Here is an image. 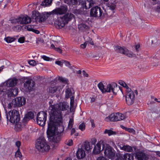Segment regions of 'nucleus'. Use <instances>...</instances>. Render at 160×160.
Here are the masks:
<instances>
[{"mask_svg":"<svg viewBox=\"0 0 160 160\" xmlns=\"http://www.w3.org/2000/svg\"><path fill=\"white\" fill-rule=\"evenodd\" d=\"M19 19V24H27L31 21V19L29 17L24 16H21L18 17Z\"/></svg>","mask_w":160,"mask_h":160,"instance_id":"obj_19","label":"nucleus"},{"mask_svg":"<svg viewBox=\"0 0 160 160\" xmlns=\"http://www.w3.org/2000/svg\"><path fill=\"white\" fill-rule=\"evenodd\" d=\"M34 117V115L33 112H28L24 117L23 121V122H26L31 119L33 118Z\"/></svg>","mask_w":160,"mask_h":160,"instance_id":"obj_22","label":"nucleus"},{"mask_svg":"<svg viewBox=\"0 0 160 160\" xmlns=\"http://www.w3.org/2000/svg\"><path fill=\"white\" fill-rule=\"evenodd\" d=\"M36 148L39 152H48L50 148L45 140L42 137L40 138L37 140Z\"/></svg>","mask_w":160,"mask_h":160,"instance_id":"obj_4","label":"nucleus"},{"mask_svg":"<svg viewBox=\"0 0 160 160\" xmlns=\"http://www.w3.org/2000/svg\"><path fill=\"white\" fill-rule=\"evenodd\" d=\"M134 47L136 51L138 52L139 49L140 48V45L139 44L135 45Z\"/></svg>","mask_w":160,"mask_h":160,"instance_id":"obj_55","label":"nucleus"},{"mask_svg":"<svg viewBox=\"0 0 160 160\" xmlns=\"http://www.w3.org/2000/svg\"><path fill=\"white\" fill-rule=\"evenodd\" d=\"M65 2L68 4L75 5L77 4L78 2H81V0H65Z\"/></svg>","mask_w":160,"mask_h":160,"instance_id":"obj_32","label":"nucleus"},{"mask_svg":"<svg viewBox=\"0 0 160 160\" xmlns=\"http://www.w3.org/2000/svg\"><path fill=\"white\" fill-rule=\"evenodd\" d=\"M14 102V108L20 107L25 104L26 99L23 97H19L15 99Z\"/></svg>","mask_w":160,"mask_h":160,"instance_id":"obj_15","label":"nucleus"},{"mask_svg":"<svg viewBox=\"0 0 160 160\" xmlns=\"http://www.w3.org/2000/svg\"><path fill=\"white\" fill-rule=\"evenodd\" d=\"M52 0H44L42 2L41 5L43 7H47L51 5Z\"/></svg>","mask_w":160,"mask_h":160,"instance_id":"obj_31","label":"nucleus"},{"mask_svg":"<svg viewBox=\"0 0 160 160\" xmlns=\"http://www.w3.org/2000/svg\"><path fill=\"white\" fill-rule=\"evenodd\" d=\"M18 82V80L16 78H10L5 82V85L7 87H12L16 85Z\"/></svg>","mask_w":160,"mask_h":160,"instance_id":"obj_20","label":"nucleus"},{"mask_svg":"<svg viewBox=\"0 0 160 160\" xmlns=\"http://www.w3.org/2000/svg\"><path fill=\"white\" fill-rule=\"evenodd\" d=\"M58 88V87L57 86L51 87L48 88V91L50 93H53L56 92Z\"/></svg>","mask_w":160,"mask_h":160,"instance_id":"obj_35","label":"nucleus"},{"mask_svg":"<svg viewBox=\"0 0 160 160\" xmlns=\"http://www.w3.org/2000/svg\"><path fill=\"white\" fill-rule=\"evenodd\" d=\"M124 160H133V157L130 154L126 153L123 156Z\"/></svg>","mask_w":160,"mask_h":160,"instance_id":"obj_33","label":"nucleus"},{"mask_svg":"<svg viewBox=\"0 0 160 160\" xmlns=\"http://www.w3.org/2000/svg\"><path fill=\"white\" fill-rule=\"evenodd\" d=\"M48 136L50 138L52 137V141L54 143H58L61 140V138L59 135L58 134L56 135L55 133L52 136H50L48 135Z\"/></svg>","mask_w":160,"mask_h":160,"instance_id":"obj_25","label":"nucleus"},{"mask_svg":"<svg viewBox=\"0 0 160 160\" xmlns=\"http://www.w3.org/2000/svg\"><path fill=\"white\" fill-rule=\"evenodd\" d=\"M82 73L84 77H88V74L86 73L85 71L83 70L82 72Z\"/></svg>","mask_w":160,"mask_h":160,"instance_id":"obj_62","label":"nucleus"},{"mask_svg":"<svg viewBox=\"0 0 160 160\" xmlns=\"http://www.w3.org/2000/svg\"><path fill=\"white\" fill-rule=\"evenodd\" d=\"M83 6L86 9H89L91 7L88 0L83 4Z\"/></svg>","mask_w":160,"mask_h":160,"instance_id":"obj_40","label":"nucleus"},{"mask_svg":"<svg viewBox=\"0 0 160 160\" xmlns=\"http://www.w3.org/2000/svg\"><path fill=\"white\" fill-rule=\"evenodd\" d=\"M77 157L79 159L84 158L85 156V153L83 149L82 148L78 149L77 152Z\"/></svg>","mask_w":160,"mask_h":160,"instance_id":"obj_21","label":"nucleus"},{"mask_svg":"<svg viewBox=\"0 0 160 160\" xmlns=\"http://www.w3.org/2000/svg\"><path fill=\"white\" fill-rule=\"evenodd\" d=\"M4 40L8 43H11L13 42L15 39L13 38H11L9 37H8L4 38Z\"/></svg>","mask_w":160,"mask_h":160,"instance_id":"obj_38","label":"nucleus"},{"mask_svg":"<svg viewBox=\"0 0 160 160\" xmlns=\"http://www.w3.org/2000/svg\"><path fill=\"white\" fill-rule=\"evenodd\" d=\"M73 93V89L72 88H67L65 90V98H68L71 96H72Z\"/></svg>","mask_w":160,"mask_h":160,"instance_id":"obj_23","label":"nucleus"},{"mask_svg":"<svg viewBox=\"0 0 160 160\" xmlns=\"http://www.w3.org/2000/svg\"><path fill=\"white\" fill-rule=\"evenodd\" d=\"M126 103L128 105L132 104L135 101V95L134 92L130 89H128L125 95Z\"/></svg>","mask_w":160,"mask_h":160,"instance_id":"obj_9","label":"nucleus"},{"mask_svg":"<svg viewBox=\"0 0 160 160\" xmlns=\"http://www.w3.org/2000/svg\"><path fill=\"white\" fill-rule=\"evenodd\" d=\"M64 60L62 61H58L55 62V63L58 65L60 66L61 67H62L63 64V63Z\"/></svg>","mask_w":160,"mask_h":160,"instance_id":"obj_51","label":"nucleus"},{"mask_svg":"<svg viewBox=\"0 0 160 160\" xmlns=\"http://www.w3.org/2000/svg\"><path fill=\"white\" fill-rule=\"evenodd\" d=\"M15 123H16L15 126V129L17 131L20 130L22 128V126L20 123L18 122Z\"/></svg>","mask_w":160,"mask_h":160,"instance_id":"obj_42","label":"nucleus"},{"mask_svg":"<svg viewBox=\"0 0 160 160\" xmlns=\"http://www.w3.org/2000/svg\"><path fill=\"white\" fill-rule=\"evenodd\" d=\"M58 79L60 81L63 82H67V80H66L65 78L62 77H59L58 78Z\"/></svg>","mask_w":160,"mask_h":160,"instance_id":"obj_54","label":"nucleus"},{"mask_svg":"<svg viewBox=\"0 0 160 160\" xmlns=\"http://www.w3.org/2000/svg\"><path fill=\"white\" fill-rule=\"evenodd\" d=\"M16 145L18 148H19L21 145L20 142L19 141L16 142Z\"/></svg>","mask_w":160,"mask_h":160,"instance_id":"obj_64","label":"nucleus"},{"mask_svg":"<svg viewBox=\"0 0 160 160\" xmlns=\"http://www.w3.org/2000/svg\"><path fill=\"white\" fill-rule=\"evenodd\" d=\"M86 42H89L91 45H94V43L92 41V38H90L89 37H88L87 38H86Z\"/></svg>","mask_w":160,"mask_h":160,"instance_id":"obj_47","label":"nucleus"},{"mask_svg":"<svg viewBox=\"0 0 160 160\" xmlns=\"http://www.w3.org/2000/svg\"><path fill=\"white\" fill-rule=\"evenodd\" d=\"M116 119L115 113H114L111 114L109 116L106 118L105 119L107 122H115L117 121Z\"/></svg>","mask_w":160,"mask_h":160,"instance_id":"obj_26","label":"nucleus"},{"mask_svg":"<svg viewBox=\"0 0 160 160\" xmlns=\"http://www.w3.org/2000/svg\"><path fill=\"white\" fill-rule=\"evenodd\" d=\"M98 87L103 93L106 92H110L112 91L114 94H116L117 93V87H114L111 84H108L105 88L102 82H100L98 84Z\"/></svg>","mask_w":160,"mask_h":160,"instance_id":"obj_6","label":"nucleus"},{"mask_svg":"<svg viewBox=\"0 0 160 160\" xmlns=\"http://www.w3.org/2000/svg\"><path fill=\"white\" fill-rule=\"evenodd\" d=\"M118 83L121 85L123 86V87H124L126 89V92H128V89L129 90V89H130V90H132L130 88L128 87L127 85L125 83V82L124 81L120 80L119 81Z\"/></svg>","mask_w":160,"mask_h":160,"instance_id":"obj_34","label":"nucleus"},{"mask_svg":"<svg viewBox=\"0 0 160 160\" xmlns=\"http://www.w3.org/2000/svg\"><path fill=\"white\" fill-rule=\"evenodd\" d=\"M56 51L59 52L60 53H62V50L59 48H55L54 49Z\"/></svg>","mask_w":160,"mask_h":160,"instance_id":"obj_59","label":"nucleus"},{"mask_svg":"<svg viewBox=\"0 0 160 160\" xmlns=\"http://www.w3.org/2000/svg\"><path fill=\"white\" fill-rule=\"evenodd\" d=\"M79 128L82 131L84 130L85 129V125L84 123H82L79 127Z\"/></svg>","mask_w":160,"mask_h":160,"instance_id":"obj_44","label":"nucleus"},{"mask_svg":"<svg viewBox=\"0 0 160 160\" xmlns=\"http://www.w3.org/2000/svg\"><path fill=\"white\" fill-rule=\"evenodd\" d=\"M9 117V121L12 123L18 122L20 120V116L18 112L13 110L9 112L8 113Z\"/></svg>","mask_w":160,"mask_h":160,"instance_id":"obj_10","label":"nucleus"},{"mask_svg":"<svg viewBox=\"0 0 160 160\" xmlns=\"http://www.w3.org/2000/svg\"><path fill=\"white\" fill-rule=\"evenodd\" d=\"M125 130L128 131L129 132L133 134H135V131L132 128H125Z\"/></svg>","mask_w":160,"mask_h":160,"instance_id":"obj_46","label":"nucleus"},{"mask_svg":"<svg viewBox=\"0 0 160 160\" xmlns=\"http://www.w3.org/2000/svg\"><path fill=\"white\" fill-rule=\"evenodd\" d=\"M144 156V154L141 152H138L136 153L135 157L138 160H143Z\"/></svg>","mask_w":160,"mask_h":160,"instance_id":"obj_30","label":"nucleus"},{"mask_svg":"<svg viewBox=\"0 0 160 160\" xmlns=\"http://www.w3.org/2000/svg\"><path fill=\"white\" fill-rule=\"evenodd\" d=\"M117 121L124 120L126 118L125 116L121 113H115Z\"/></svg>","mask_w":160,"mask_h":160,"instance_id":"obj_28","label":"nucleus"},{"mask_svg":"<svg viewBox=\"0 0 160 160\" xmlns=\"http://www.w3.org/2000/svg\"><path fill=\"white\" fill-rule=\"evenodd\" d=\"M18 89L16 88L10 89L8 90V96L9 97H14L18 94Z\"/></svg>","mask_w":160,"mask_h":160,"instance_id":"obj_24","label":"nucleus"},{"mask_svg":"<svg viewBox=\"0 0 160 160\" xmlns=\"http://www.w3.org/2000/svg\"><path fill=\"white\" fill-rule=\"evenodd\" d=\"M81 148L83 149H84L87 151H89L92 149V146H91L90 142H85Z\"/></svg>","mask_w":160,"mask_h":160,"instance_id":"obj_27","label":"nucleus"},{"mask_svg":"<svg viewBox=\"0 0 160 160\" xmlns=\"http://www.w3.org/2000/svg\"><path fill=\"white\" fill-rule=\"evenodd\" d=\"M73 144V141L72 140H69L68 141V142L67 143V145L70 146Z\"/></svg>","mask_w":160,"mask_h":160,"instance_id":"obj_60","label":"nucleus"},{"mask_svg":"<svg viewBox=\"0 0 160 160\" xmlns=\"http://www.w3.org/2000/svg\"><path fill=\"white\" fill-rule=\"evenodd\" d=\"M11 22L12 24H15L17 23H19V19L18 17L17 18L11 20Z\"/></svg>","mask_w":160,"mask_h":160,"instance_id":"obj_50","label":"nucleus"},{"mask_svg":"<svg viewBox=\"0 0 160 160\" xmlns=\"http://www.w3.org/2000/svg\"><path fill=\"white\" fill-rule=\"evenodd\" d=\"M101 2L102 4H105L109 8V9L113 10L116 7V2L115 0L111 1L110 2H108V0H101Z\"/></svg>","mask_w":160,"mask_h":160,"instance_id":"obj_18","label":"nucleus"},{"mask_svg":"<svg viewBox=\"0 0 160 160\" xmlns=\"http://www.w3.org/2000/svg\"><path fill=\"white\" fill-rule=\"evenodd\" d=\"M97 160H107L106 159L103 157L98 158Z\"/></svg>","mask_w":160,"mask_h":160,"instance_id":"obj_63","label":"nucleus"},{"mask_svg":"<svg viewBox=\"0 0 160 160\" xmlns=\"http://www.w3.org/2000/svg\"><path fill=\"white\" fill-rule=\"evenodd\" d=\"M24 88L26 92H30L33 90L35 86L34 81L29 79H26L24 82Z\"/></svg>","mask_w":160,"mask_h":160,"instance_id":"obj_12","label":"nucleus"},{"mask_svg":"<svg viewBox=\"0 0 160 160\" xmlns=\"http://www.w3.org/2000/svg\"><path fill=\"white\" fill-rule=\"evenodd\" d=\"M19 149H18L17 151L16 152L15 154V157L16 158H20L22 156V154L19 151Z\"/></svg>","mask_w":160,"mask_h":160,"instance_id":"obj_45","label":"nucleus"},{"mask_svg":"<svg viewBox=\"0 0 160 160\" xmlns=\"http://www.w3.org/2000/svg\"><path fill=\"white\" fill-rule=\"evenodd\" d=\"M73 124V119L72 118H70L68 122V128L70 129H71L72 127Z\"/></svg>","mask_w":160,"mask_h":160,"instance_id":"obj_41","label":"nucleus"},{"mask_svg":"<svg viewBox=\"0 0 160 160\" xmlns=\"http://www.w3.org/2000/svg\"><path fill=\"white\" fill-rule=\"evenodd\" d=\"M34 25H28L27 26V30L28 31H30L32 32V31L33 30H34Z\"/></svg>","mask_w":160,"mask_h":160,"instance_id":"obj_43","label":"nucleus"},{"mask_svg":"<svg viewBox=\"0 0 160 160\" xmlns=\"http://www.w3.org/2000/svg\"><path fill=\"white\" fill-rule=\"evenodd\" d=\"M114 49L116 52L122 53L129 58L136 57L135 54L126 48H123L119 46H117L115 47Z\"/></svg>","mask_w":160,"mask_h":160,"instance_id":"obj_7","label":"nucleus"},{"mask_svg":"<svg viewBox=\"0 0 160 160\" xmlns=\"http://www.w3.org/2000/svg\"><path fill=\"white\" fill-rule=\"evenodd\" d=\"M28 63L32 66H35L36 65V61L34 60H31L28 62Z\"/></svg>","mask_w":160,"mask_h":160,"instance_id":"obj_48","label":"nucleus"},{"mask_svg":"<svg viewBox=\"0 0 160 160\" xmlns=\"http://www.w3.org/2000/svg\"><path fill=\"white\" fill-rule=\"evenodd\" d=\"M63 63H65L66 66L68 67L70 69L72 68V67L71 66V64L69 62L64 60Z\"/></svg>","mask_w":160,"mask_h":160,"instance_id":"obj_49","label":"nucleus"},{"mask_svg":"<svg viewBox=\"0 0 160 160\" xmlns=\"http://www.w3.org/2000/svg\"><path fill=\"white\" fill-rule=\"evenodd\" d=\"M42 58H43L44 60L46 61H49L50 60V58L46 56H43L42 57Z\"/></svg>","mask_w":160,"mask_h":160,"instance_id":"obj_56","label":"nucleus"},{"mask_svg":"<svg viewBox=\"0 0 160 160\" xmlns=\"http://www.w3.org/2000/svg\"><path fill=\"white\" fill-rule=\"evenodd\" d=\"M89 2V4L91 7L94 5V4L95 3V2L93 0H88Z\"/></svg>","mask_w":160,"mask_h":160,"instance_id":"obj_53","label":"nucleus"},{"mask_svg":"<svg viewBox=\"0 0 160 160\" xmlns=\"http://www.w3.org/2000/svg\"><path fill=\"white\" fill-rule=\"evenodd\" d=\"M87 45V43L85 42L84 43L81 44L80 45L81 48L82 49H84Z\"/></svg>","mask_w":160,"mask_h":160,"instance_id":"obj_58","label":"nucleus"},{"mask_svg":"<svg viewBox=\"0 0 160 160\" xmlns=\"http://www.w3.org/2000/svg\"><path fill=\"white\" fill-rule=\"evenodd\" d=\"M68 10L66 6H61L59 8H57L50 12L51 15H62L65 14Z\"/></svg>","mask_w":160,"mask_h":160,"instance_id":"obj_14","label":"nucleus"},{"mask_svg":"<svg viewBox=\"0 0 160 160\" xmlns=\"http://www.w3.org/2000/svg\"><path fill=\"white\" fill-rule=\"evenodd\" d=\"M68 106L65 102H60L58 104L51 105L49 108V112L50 115L51 123L49 124L50 126L52 122L57 121L61 122L62 119L61 114L62 111L66 110Z\"/></svg>","mask_w":160,"mask_h":160,"instance_id":"obj_1","label":"nucleus"},{"mask_svg":"<svg viewBox=\"0 0 160 160\" xmlns=\"http://www.w3.org/2000/svg\"><path fill=\"white\" fill-rule=\"evenodd\" d=\"M103 150L105 156L111 159H113L114 158L115 152L109 145L107 144L104 148Z\"/></svg>","mask_w":160,"mask_h":160,"instance_id":"obj_8","label":"nucleus"},{"mask_svg":"<svg viewBox=\"0 0 160 160\" xmlns=\"http://www.w3.org/2000/svg\"><path fill=\"white\" fill-rule=\"evenodd\" d=\"M71 102H70V105L71 108L70 109V112H72L73 111V109L72 108L73 107V104L74 103V97L72 96L70 98Z\"/></svg>","mask_w":160,"mask_h":160,"instance_id":"obj_39","label":"nucleus"},{"mask_svg":"<svg viewBox=\"0 0 160 160\" xmlns=\"http://www.w3.org/2000/svg\"><path fill=\"white\" fill-rule=\"evenodd\" d=\"M62 119L60 122L58 121H54L52 122V123L51 124L50 126H49V124L51 123L50 119L47 131V135L52 136L55 133L56 131L58 134L62 133L64 130V127L62 124Z\"/></svg>","mask_w":160,"mask_h":160,"instance_id":"obj_2","label":"nucleus"},{"mask_svg":"<svg viewBox=\"0 0 160 160\" xmlns=\"http://www.w3.org/2000/svg\"><path fill=\"white\" fill-rule=\"evenodd\" d=\"M102 145V150H103L104 146L103 141L102 140H100L95 146L92 153L94 154H97L100 153L101 151V146Z\"/></svg>","mask_w":160,"mask_h":160,"instance_id":"obj_16","label":"nucleus"},{"mask_svg":"<svg viewBox=\"0 0 160 160\" xmlns=\"http://www.w3.org/2000/svg\"><path fill=\"white\" fill-rule=\"evenodd\" d=\"M25 40L24 37H22L19 38L18 41L20 43H23L25 41Z\"/></svg>","mask_w":160,"mask_h":160,"instance_id":"obj_52","label":"nucleus"},{"mask_svg":"<svg viewBox=\"0 0 160 160\" xmlns=\"http://www.w3.org/2000/svg\"><path fill=\"white\" fill-rule=\"evenodd\" d=\"M105 134H108V136H110L112 135H115L117 133L115 131H113L111 130L106 129L104 132Z\"/></svg>","mask_w":160,"mask_h":160,"instance_id":"obj_36","label":"nucleus"},{"mask_svg":"<svg viewBox=\"0 0 160 160\" xmlns=\"http://www.w3.org/2000/svg\"><path fill=\"white\" fill-rule=\"evenodd\" d=\"M47 112L44 111H41L38 114L37 121L38 124L40 126H44L47 120Z\"/></svg>","mask_w":160,"mask_h":160,"instance_id":"obj_11","label":"nucleus"},{"mask_svg":"<svg viewBox=\"0 0 160 160\" xmlns=\"http://www.w3.org/2000/svg\"><path fill=\"white\" fill-rule=\"evenodd\" d=\"M22 27L21 26L18 25L13 26L12 27V29L14 31L19 32L22 28Z\"/></svg>","mask_w":160,"mask_h":160,"instance_id":"obj_37","label":"nucleus"},{"mask_svg":"<svg viewBox=\"0 0 160 160\" xmlns=\"http://www.w3.org/2000/svg\"><path fill=\"white\" fill-rule=\"evenodd\" d=\"M51 15L50 12H44L40 13L35 11L33 12V17L36 22L39 23L44 22Z\"/></svg>","mask_w":160,"mask_h":160,"instance_id":"obj_5","label":"nucleus"},{"mask_svg":"<svg viewBox=\"0 0 160 160\" xmlns=\"http://www.w3.org/2000/svg\"><path fill=\"white\" fill-rule=\"evenodd\" d=\"M44 42V41L41 38H38V39L36 42V43L37 44H38L39 42L43 43Z\"/></svg>","mask_w":160,"mask_h":160,"instance_id":"obj_57","label":"nucleus"},{"mask_svg":"<svg viewBox=\"0 0 160 160\" xmlns=\"http://www.w3.org/2000/svg\"><path fill=\"white\" fill-rule=\"evenodd\" d=\"M81 23L78 25L79 29L88 30L89 28L88 25L89 24V19H85L84 18L81 20Z\"/></svg>","mask_w":160,"mask_h":160,"instance_id":"obj_17","label":"nucleus"},{"mask_svg":"<svg viewBox=\"0 0 160 160\" xmlns=\"http://www.w3.org/2000/svg\"><path fill=\"white\" fill-rule=\"evenodd\" d=\"M96 142H97V140H96V139H95V138H93L92 139L91 142L92 144L94 145L96 143Z\"/></svg>","mask_w":160,"mask_h":160,"instance_id":"obj_61","label":"nucleus"},{"mask_svg":"<svg viewBox=\"0 0 160 160\" xmlns=\"http://www.w3.org/2000/svg\"><path fill=\"white\" fill-rule=\"evenodd\" d=\"M103 13V11L101 8L96 6L91 9L90 15L92 17L99 18L102 16Z\"/></svg>","mask_w":160,"mask_h":160,"instance_id":"obj_13","label":"nucleus"},{"mask_svg":"<svg viewBox=\"0 0 160 160\" xmlns=\"http://www.w3.org/2000/svg\"><path fill=\"white\" fill-rule=\"evenodd\" d=\"M74 18V15L71 13H67L63 16L61 17L56 21L55 25L56 28L61 29L67 24L68 22Z\"/></svg>","mask_w":160,"mask_h":160,"instance_id":"obj_3","label":"nucleus"},{"mask_svg":"<svg viewBox=\"0 0 160 160\" xmlns=\"http://www.w3.org/2000/svg\"><path fill=\"white\" fill-rule=\"evenodd\" d=\"M121 149L127 152H131L132 150V147L128 145L120 146Z\"/></svg>","mask_w":160,"mask_h":160,"instance_id":"obj_29","label":"nucleus"}]
</instances>
